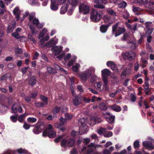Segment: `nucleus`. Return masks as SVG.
<instances>
[{"mask_svg": "<svg viewBox=\"0 0 154 154\" xmlns=\"http://www.w3.org/2000/svg\"><path fill=\"white\" fill-rule=\"evenodd\" d=\"M129 14L127 11H124L123 12L122 17L125 19H128L129 17Z\"/></svg>", "mask_w": 154, "mask_h": 154, "instance_id": "44", "label": "nucleus"}, {"mask_svg": "<svg viewBox=\"0 0 154 154\" xmlns=\"http://www.w3.org/2000/svg\"><path fill=\"white\" fill-rule=\"evenodd\" d=\"M106 65L108 66H110L112 69L115 72H118L119 70L117 67L116 65L114 62L111 61H109L107 62Z\"/></svg>", "mask_w": 154, "mask_h": 154, "instance_id": "11", "label": "nucleus"}, {"mask_svg": "<svg viewBox=\"0 0 154 154\" xmlns=\"http://www.w3.org/2000/svg\"><path fill=\"white\" fill-rule=\"evenodd\" d=\"M102 2V0L101 1H100V2L98 3H97V4L94 5V7L96 8H98L100 9H104L105 8V6L103 5L100 4V3Z\"/></svg>", "mask_w": 154, "mask_h": 154, "instance_id": "35", "label": "nucleus"}, {"mask_svg": "<svg viewBox=\"0 0 154 154\" xmlns=\"http://www.w3.org/2000/svg\"><path fill=\"white\" fill-rule=\"evenodd\" d=\"M149 140H151L150 142L148 141H143V144L146 148L149 149V150H151L154 148V146L152 143H154V140L151 139V138H149Z\"/></svg>", "mask_w": 154, "mask_h": 154, "instance_id": "7", "label": "nucleus"}, {"mask_svg": "<svg viewBox=\"0 0 154 154\" xmlns=\"http://www.w3.org/2000/svg\"><path fill=\"white\" fill-rule=\"evenodd\" d=\"M29 28L31 30L32 33V34H34L37 33L38 31L36 30V28L33 26H32L31 24H29Z\"/></svg>", "mask_w": 154, "mask_h": 154, "instance_id": "30", "label": "nucleus"}, {"mask_svg": "<svg viewBox=\"0 0 154 154\" xmlns=\"http://www.w3.org/2000/svg\"><path fill=\"white\" fill-rule=\"evenodd\" d=\"M142 11V9L136 7L134 6L133 8V11L134 12H136V11Z\"/></svg>", "mask_w": 154, "mask_h": 154, "instance_id": "55", "label": "nucleus"}, {"mask_svg": "<svg viewBox=\"0 0 154 154\" xmlns=\"http://www.w3.org/2000/svg\"><path fill=\"white\" fill-rule=\"evenodd\" d=\"M107 12L110 15L114 17L117 16L116 12L111 8H108L106 9Z\"/></svg>", "mask_w": 154, "mask_h": 154, "instance_id": "27", "label": "nucleus"}, {"mask_svg": "<svg viewBox=\"0 0 154 154\" xmlns=\"http://www.w3.org/2000/svg\"><path fill=\"white\" fill-rule=\"evenodd\" d=\"M54 66L55 68V69L57 70H60L61 71H63L64 72H66V71L65 70L63 69L62 68L60 67L59 66H58L57 65L55 64L54 65Z\"/></svg>", "mask_w": 154, "mask_h": 154, "instance_id": "53", "label": "nucleus"}, {"mask_svg": "<svg viewBox=\"0 0 154 154\" xmlns=\"http://www.w3.org/2000/svg\"><path fill=\"white\" fill-rule=\"evenodd\" d=\"M123 55L129 60H132L135 57V53L132 51L125 52L123 54Z\"/></svg>", "mask_w": 154, "mask_h": 154, "instance_id": "12", "label": "nucleus"}, {"mask_svg": "<svg viewBox=\"0 0 154 154\" xmlns=\"http://www.w3.org/2000/svg\"><path fill=\"white\" fill-rule=\"evenodd\" d=\"M109 25H110L109 24L106 25H101L100 27V31L102 33H105Z\"/></svg>", "mask_w": 154, "mask_h": 154, "instance_id": "21", "label": "nucleus"}, {"mask_svg": "<svg viewBox=\"0 0 154 154\" xmlns=\"http://www.w3.org/2000/svg\"><path fill=\"white\" fill-rule=\"evenodd\" d=\"M16 23L14 21L11 22V23L10 24L8 28L7 32L8 33H11L13 32L15 27Z\"/></svg>", "mask_w": 154, "mask_h": 154, "instance_id": "16", "label": "nucleus"}, {"mask_svg": "<svg viewBox=\"0 0 154 154\" xmlns=\"http://www.w3.org/2000/svg\"><path fill=\"white\" fill-rule=\"evenodd\" d=\"M110 108L113 110L117 112L120 111L121 110L120 107L116 104L111 106Z\"/></svg>", "mask_w": 154, "mask_h": 154, "instance_id": "22", "label": "nucleus"}, {"mask_svg": "<svg viewBox=\"0 0 154 154\" xmlns=\"http://www.w3.org/2000/svg\"><path fill=\"white\" fill-rule=\"evenodd\" d=\"M71 57V54L70 53H68L64 55V59L65 60H68Z\"/></svg>", "mask_w": 154, "mask_h": 154, "instance_id": "56", "label": "nucleus"}, {"mask_svg": "<svg viewBox=\"0 0 154 154\" xmlns=\"http://www.w3.org/2000/svg\"><path fill=\"white\" fill-rule=\"evenodd\" d=\"M100 122V120L98 118L92 117L90 119V122L89 124L91 126H93L96 123H99Z\"/></svg>", "mask_w": 154, "mask_h": 154, "instance_id": "15", "label": "nucleus"}, {"mask_svg": "<svg viewBox=\"0 0 154 154\" xmlns=\"http://www.w3.org/2000/svg\"><path fill=\"white\" fill-rule=\"evenodd\" d=\"M13 12L17 20H18L19 19L21 13V11L19 9V8L17 7L15 8L13 10Z\"/></svg>", "mask_w": 154, "mask_h": 154, "instance_id": "18", "label": "nucleus"}, {"mask_svg": "<svg viewBox=\"0 0 154 154\" xmlns=\"http://www.w3.org/2000/svg\"><path fill=\"white\" fill-rule=\"evenodd\" d=\"M103 13L100 11L93 10L90 15V19L92 21L95 23L99 22L102 17Z\"/></svg>", "mask_w": 154, "mask_h": 154, "instance_id": "1", "label": "nucleus"}, {"mask_svg": "<svg viewBox=\"0 0 154 154\" xmlns=\"http://www.w3.org/2000/svg\"><path fill=\"white\" fill-rule=\"evenodd\" d=\"M149 0H137L138 4L141 5H143L147 3Z\"/></svg>", "mask_w": 154, "mask_h": 154, "instance_id": "43", "label": "nucleus"}, {"mask_svg": "<svg viewBox=\"0 0 154 154\" xmlns=\"http://www.w3.org/2000/svg\"><path fill=\"white\" fill-rule=\"evenodd\" d=\"M104 136L105 137H110L112 136V133L111 132L107 131L104 134Z\"/></svg>", "mask_w": 154, "mask_h": 154, "instance_id": "47", "label": "nucleus"}, {"mask_svg": "<svg viewBox=\"0 0 154 154\" xmlns=\"http://www.w3.org/2000/svg\"><path fill=\"white\" fill-rule=\"evenodd\" d=\"M134 146L135 148H138L140 146L139 142L137 140L135 141L134 142Z\"/></svg>", "mask_w": 154, "mask_h": 154, "instance_id": "62", "label": "nucleus"}, {"mask_svg": "<svg viewBox=\"0 0 154 154\" xmlns=\"http://www.w3.org/2000/svg\"><path fill=\"white\" fill-rule=\"evenodd\" d=\"M36 83V80L34 77L33 76L29 80V83L31 86H32L35 85Z\"/></svg>", "mask_w": 154, "mask_h": 154, "instance_id": "31", "label": "nucleus"}, {"mask_svg": "<svg viewBox=\"0 0 154 154\" xmlns=\"http://www.w3.org/2000/svg\"><path fill=\"white\" fill-rule=\"evenodd\" d=\"M85 71L88 74H90L91 76V74L94 73L95 72V69L93 67H90L88 69H86Z\"/></svg>", "mask_w": 154, "mask_h": 154, "instance_id": "26", "label": "nucleus"}, {"mask_svg": "<svg viewBox=\"0 0 154 154\" xmlns=\"http://www.w3.org/2000/svg\"><path fill=\"white\" fill-rule=\"evenodd\" d=\"M17 115L11 116L10 117L11 120L14 122H16L17 121Z\"/></svg>", "mask_w": 154, "mask_h": 154, "instance_id": "46", "label": "nucleus"}, {"mask_svg": "<svg viewBox=\"0 0 154 154\" xmlns=\"http://www.w3.org/2000/svg\"><path fill=\"white\" fill-rule=\"evenodd\" d=\"M63 48L62 46H55L52 48V50L55 55H57L60 53Z\"/></svg>", "mask_w": 154, "mask_h": 154, "instance_id": "13", "label": "nucleus"}, {"mask_svg": "<svg viewBox=\"0 0 154 154\" xmlns=\"http://www.w3.org/2000/svg\"><path fill=\"white\" fill-rule=\"evenodd\" d=\"M29 3L32 5H39L38 0H29Z\"/></svg>", "mask_w": 154, "mask_h": 154, "instance_id": "29", "label": "nucleus"}, {"mask_svg": "<svg viewBox=\"0 0 154 154\" xmlns=\"http://www.w3.org/2000/svg\"><path fill=\"white\" fill-rule=\"evenodd\" d=\"M103 19L105 23H108L109 24H111L112 23L111 22L110 17V16L107 15H105L103 17Z\"/></svg>", "mask_w": 154, "mask_h": 154, "instance_id": "23", "label": "nucleus"}, {"mask_svg": "<svg viewBox=\"0 0 154 154\" xmlns=\"http://www.w3.org/2000/svg\"><path fill=\"white\" fill-rule=\"evenodd\" d=\"M125 31V29L124 28L119 27L118 30L115 34V36L117 37L123 33Z\"/></svg>", "mask_w": 154, "mask_h": 154, "instance_id": "20", "label": "nucleus"}, {"mask_svg": "<svg viewBox=\"0 0 154 154\" xmlns=\"http://www.w3.org/2000/svg\"><path fill=\"white\" fill-rule=\"evenodd\" d=\"M27 120L29 122L31 123H34L36 122L37 119L35 118L29 117L27 118Z\"/></svg>", "mask_w": 154, "mask_h": 154, "instance_id": "40", "label": "nucleus"}, {"mask_svg": "<svg viewBox=\"0 0 154 154\" xmlns=\"http://www.w3.org/2000/svg\"><path fill=\"white\" fill-rule=\"evenodd\" d=\"M102 78L104 84V87H106L108 84V80L107 76L110 75L111 72L108 69H104L101 71Z\"/></svg>", "mask_w": 154, "mask_h": 154, "instance_id": "3", "label": "nucleus"}, {"mask_svg": "<svg viewBox=\"0 0 154 154\" xmlns=\"http://www.w3.org/2000/svg\"><path fill=\"white\" fill-rule=\"evenodd\" d=\"M104 117L106 119V120L109 123H113L114 122L115 116H114L111 115L109 112H105L103 113Z\"/></svg>", "mask_w": 154, "mask_h": 154, "instance_id": "8", "label": "nucleus"}, {"mask_svg": "<svg viewBox=\"0 0 154 154\" xmlns=\"http://www.w3.org/2000/svg\"><path fill=\"white\" fill-rule=\"evenodd\" d=\"M130 97L131 98V100L133 102H135L136 99V97L133 94H131L130 95Z\"/></svg>", "mask_w": 154, "mask_h": 154, "instance_id": "64", "label": "nucleus"}, {"mask_svg": "<svg viewBox=\"0 0 154 154\" xmlns=\"http://www.w3.org/2000/svg\"><path fill=\"white\" fill-rule=\"evenodd\" d=\"M67 142L68 141H67L66 139H63L61 142V146H63L64 147L67 146Z\"/></svg>", "mask_w": 154, "mask_h": 154, "instance_id": "49", "label": "nucleus"}, {"mask_svg": "<svg viewBox=\"0 0 154 154\" xmlns=\"http://www.w3.org/2000/svg\"><path fill=\"white\" fill-rule=\"evenodd\" d=\"M80 67V64L78 63H76L75 65L73 66L72 67V69L74 72H77L79 67Z\"/></svg>", "mask_w": 154, "mask_h": 154, "instance_id": "34", "label": "nucleus"}, {"mask_svg": "<svg viewBox=\"0 0 154 154\" xmlns=\"http://www.w3.org/2000/svg\"><path fill=\"white\" fill-rule=\"evenodd\" d=\"M128 44L130 48L132 49H134L137 47L136 45L133 41H129L128 42Z\"/></svg>", "mask_w": 154, "mask_h": 154, "instance_id": "33", "label": "nucleus"}, {"mask_svg": "<svg viewBox=\"0 0 154 154\" xmlns=\"http://www.w3.org/2000/svg\"><path fill=\"white\" fill-rule=\"evenodd\" d=\"M40 97L42 100L44 102V103H45V104L47 105L48 104V98L47 97L43 96H41Z\"/></svg>", "mask_w": 154, "mask_h": 154, "instance_id": "48", "label": "nucleus"}, {"mask_svg": "<svg viewBox=\"0 0 154 154\" xmlns=\"http://www.w3.org/2000/svg\"><path fill=\"white\" fill-rule=\"evenodd\" d=\"M12 35L13 36L17 39L19 38H20V36L19 34L17 32H14L12 33Z\"/></svg>", "mask_w": 154, "mask_h": 154, "instance_id": "59", "label": "nucleus"}, {"mask_svg": "<svg viewBox=\"0 0 154 154\" xmlns=\"http://www.w3.org/2000/svg\"><path fill=\"white\" fill-rule=\"evenodd\" d=\"M65 116L67 120H70L72 118V115L71 114L66 113L65 115Z\"/></svg>", "mask_w": 154, "mask_h": 154, "instance_id": "52", "label": "nucleus"}, {"mask_svg": "<svg viewBox=\"0 0 154 154\" xmlns=\"http://www.w3.org/2000/svg\"><path fill=\"white\" fill-rule=\"evenodd\" d=\"M88 131L87 125L85 124H82L79 129V133L81 135L86 133Z\"/></svg>", "mask_w": 154, "mask_h": 154, "instance_id": "10", "label": "nucleus"}, {"mask_svg": "<svg viewBox=\"0 0 154 154\" xmlns=\"http://www.w3.org/2000/svg\"><path fill=\"white\" fill-rule=\"evenodd\" d=\"M35 106L37 107H42L44 106V104L42 103L37 102L35 103Z\"/></svg>", "mask_w": 154, "mask_h": 154, "instance_id": "61", "label": "nucleus"}, {"mask_svg": "<svg viewBox=\"0 0 154 154\" xmlns=\"http://www.w3.org/2000/svg\"><path fill=\"white\" fill-rule=\"evenodd\" d=\"M60 121L61 124H59L58 123H57L55 124V125L56 127L61 131H64L65 130V128L62 127V125L66 123V120L62 117H61L60 119Z\"/></svg>", "mask_w": 154, "mask_h": 154, "instance_id": "9", "label": "nucleus"}, {"mask_svg": "<svg viewBox=\"0 0 154 154\" xmlns=\"http://www.w3.org/2000/svg\"><path fill=\"white\" fill-rule=\"evenodd\" d=\"M58 5L57 2H55L53 1V0H51V8L52 11H56L58 9Z\"/></svg>", "mask_w": 154, "mask_h": 154, "instance_id": "19", "label": "nucleus"}, {"mask_svg": "<svg viewBox=\"0 0 154 154\" xmlns=\"http://www.w3.org/2000/svg\"><path fill=\"white\" fill-rule=\"evenodd\" d=\"M90 76V74H88L85 71L80 75L81 79L84 81H86Z\"/></svg>", "mask_w": 154, "mask_h": 154, "instance_id": "14", "label": "nucleus"}, {"mask_svg": "<svg viewBox=\"0 0 154 154\" xmlns=\"http://www.w3.org/2000/svg\"><path fill=\"white\" fill-rule=\"evenodd\" d=\"M28 37L29 40L32 41L33 43L35 44L37 43L36 41L33 38L32 36L31 35H28Z\"/></svg>", "mask_w": 154, "mask_h": 154, "instance_id": "57", "label": "nucleus"}, {"mask_svg": "<svg viewBox=\"0 0 154 154\" xmlns=\"http://www.w3.org/2000/svg\"><path fill=\"white\" fill-rule=\"evenodd\" d=\"M44 128V123L43 122L38 121L36 124L35 127L33 130V132L35 134H38Z\"/></svg>", "mask_w": 154, "mask_h": 154, "instance_id": "6", "label": "nucleus"}, {"mask_svg": "<svg viewBox=\"0 0 154 154\" xmlns=\"http://www.w3.org/2000/svg\"><path fill=\"white\" fill-rule=\"evenodd\" d=\"M98 79L97 76L96 75H92L91 76L90 81L91 83H93L96 80H97Z\"/></svg>", "mask_w": 154, "mask_h": 154, "instance_id": "51", "label": "nucleus"}, {"mask_svg": "<svg viewBox=\"0 0 154 154\" xmlns=\"http://www.w3.org/2000/svg\"><path fill=\"white\" fill-rule=\"evenodd\" d=\"M105 132V129L103 128L100 127L97 131V133L100 135L102 134Z\"/></svg>", "mask_w": 154, "mask_h": 154, "instance_id": "45", "label": "nucleus"}, {"mask_svg": "<svg viewBox=\"0 0 154 154\" xmlns=\"http://www.w3.org/2000/svg\"><path fill=\"white\" fill-rule=\"evenodd\" d=\"M152 31V29L150 28H148V29L146 32V36H147V35H149L151 34Z\"/></svg>", "mask_w": 154, "mask_h": 154, "instance_id": "58", "label": "nucleus"}, {"mask_svg": "<svg viewBox=\"0 0 154 154\" xmlns=\"http://www.w3.org/2000/svg\"><path fill=\"white\" fill-rule=\"evenodd\" d=\"M76 4L75 0H68L66 4L60 8V13L61 14H64L67 11V9L71 6H74Z\"/></svg>", "mask_w": 154, "mask_h": 154, "instance_id": "4", "label": "nucleus"}, {"mask_svg": "<svg viewBox=\"0 0 154 154\" xmlns=\"http://www.w3.org/2000/svg\"><path fill=\"white\" fill-rule=\"evenodd\" d=\"M77 59V57L76 56L73 55L71 57V60L69 61V63L67 64V66L69 67L72 66L73 63Z\"/></svg>", "mask_w": 154, "mask_h": 154, "instance_id": "24", "label": "nucleus"}, {"mask_svg": "<svg viewBox=\"0 0 154 154\" xmlns=\"http://www.w3.org/2000/svg\"><path fill=\"white\" fill-rule=\"evenodd\" d=\"M34 13H31L29 15V21L30 23H32L38 29L42 28L44 26V24L40 23L38 18L35 17Z\"/></svg>", "mask_w": 154, "mask_h": 154, "instance_id": "2", "label": "nucleus"}, {"mask_svg": "<svg viewBox=\"0 0 154 154\" xmlns=\"http://www.w3.org/2000/svg\"><path fill=\"white\" fill-rule=\"evenodd\" d=\"M27 115V114L24 113L19 116L18 118V121L20 122H22L25 117Z\"/></svg>", "mask_w": 154, "mask_h": 154, "instance_id": "38", "label": "nucleus"}, {"mask_svg": "<svg viewBox=\"0 0 154 154\" xmlns=\"http://www.w3.org/2000/svg\"><path fill=\"white\" fill-rule=\"evenodd\" d=\"M74 140L73 139H70L68 141L67 146L69 147H72L74 146Z\"/></svg>", "mask_w": 154, "mask_h": 154, "instance_id": "39", "label": "nucleus"}, {"mask_svg": "<svg viewBox=\"0 0 154 154\" xmlns=\"http://www.w3.org/2000/svg\"><path fill=\"white\" fill-rule=\"evenodd\" d=\"M76 2V4L74 6H71L70 5V7H69V10L68 11V14L69 15H71L72 14L73 11L75 8V7H76V5L77 4V2L76 0H75Z\"/></svg>", "mask_w": 154, "mask_h": 154, "instance_id": "25", "label": "nucleus"}, {"mask_svg": "<svg viewBox=\"0 0 154 154\" xmlns=\"http://www.w3.org/2000/svg\"><path fill=\"white\" fill-rule=\"evenodd\" d=\"M99 108L101 110H106L107 109V107L106 105L103 103L99 104Z\"/></svg>", "mask_w": 154, "mask_h": 154, "instance_id": "42", "label": "nucleus"}, {"mask_svg": "<svg viewBox=\"0 0 154 154\" xmlns=\"http://www.w3.org/2000/svg\"><path fill=\"white\" fill-rule=\"evenodd\" d=\"M56 134V133L53 130H51L48 132V136L50 138L54 137Z\"/></svg>", "mask_w": 154, "mask_h": 154, "instance_id": "28", "label": "nucleus"}, {"mask_svg": "<svg viewBox=\"0 0 154 154\" xmlns=\"http://www.w3.org/2000/svg\"><path fill=\"white\" fill-rule=\"evenodd\" d=\"M72 101L74 105L77 106L81 103L82 100L79 97L76 96L73 99Z\"/></svg>", "mask_w": 154, "mask_h": 154, "instance_id": "17", "label": "nucleus"}, {"mask_svg": "<svg viewBox=\"0 0 154 154\" xmlns=\"http://www.w3.org/2000/svg\"><path fill=\"white\" fill-rule=\"evenodd\" d=\"M79 12L83 14H87L89 13L90 8L89 6L86 3L80 4L79 7Z\"/></svg>", "mask_w": 154, "mask_h": 154, "instance_id": "5", "label": "nucleus"}, {"mask_svg": "<svg viewBox=\"0 0 154 154\" xmlns=\"http://www.w3.org/2000/svg\"><path fill=\"white\" fill-rule=\"evenodd\" d=\"M47 71L50 73H55L54 70L51 67H47Z\"/></svg>", "mask_w": 154, "mask_h": 154, "instance_id": "54", "label": "nucleus"}, {"mask_svg": "<svg viewBox=\"0 0 154 154\" xmlns=\"http://www.w3.org/2000/svg\"><path fill=\"white\" fill-rule=\"evenodd\" d=\"M30 127V125L26 122H24L23 127L26 130L29 129Z\"/></svg>", "mask_w": 154, "mask_h": 154, "instance_id": "50", "label": "nucleus"}, {"mask_svg": "<svg viewBox=\"0 0 154 154\" xmlns=\"http://www.w3.org/2000/svg\"><path fill=\"white\" fill-rule=\"evenodd\" d=\"M129 35L128 33H125L124 34L123 37L121 38L122 41H125L127 38L128 37Z\"/></svg>", "mask_w": 154, "mask_h": 154, "instance_id": "63", "label": "nucleus"}, {"mask_svg": "<svg viewBox=\"0 0 154 154\" xmlns=\"http://www.w3.org/2000/svg\"><path fill=\"white\" fill-rule=\"evenodd\" d=\"M58 42V39H56L55 38L51 39L48 42V44H52L53 45H55Z\"/></svg>", "mask_w": 154, "mask_h": 154, "instance_id": "37", "label": "nucleus"}, {"mask_svg": "<svg viewBox=\"0 0 154 154\" xmlns=\"http://www.w3.org/2000/svg\"><path fill=\"white\" fill-rule=\"evenodd\" d=\"M130 72V70L129 69H125L121 73L122 76L126 75L129 73Z\"/></svg>", "mask_w": 154, "mask_h": 154, "instance_id": "41", "label": "nucleus"}, {"mask_svg": "<svg viewBox=\"0 0 154 154\" xmlns=\"http://www.w3.org/2000/svg\"><path fill=\"white\" fill-rule=\"evenodd\" d=\"M15 53L17 54H21L23 52V51L21 49L18 48H16L15 49Z\"/></svg>", "mask_w": 154, "mask_h": 154, "instance_id": "60", "label": "nucleus"}, {"mask_svg": "<svg viewBox=\"0 0 154 154\" xmlns=\"http://www.w3.org/2000/svg\"><path fill=\"white\" fill-rule=\"evenodd\" d=\"M97 89L100 91H102L103 89V88L101 87V83L100 82H96Z\"/></svg>", "mask_w": 154, "mask_h": 154, "instance_id": "36", "label": "nucleus"}, {"mask_svg": "<svg viewBox=\"0 0 154 154\" xmlns=\"http://www.w3.org/2000/svg\"><path fill=\"white\" fill-rule=\"evenodd\" d=\"M17 151L18 152L19 154L23 153L24 154H31L29 152L25 149H23L22 148L18 149L17 150Z\"/></svg>", "mask_w": 154, "mask_h": 154, "instance_id": "32", "label": "nucleus"}]
</instances>
